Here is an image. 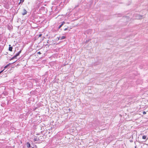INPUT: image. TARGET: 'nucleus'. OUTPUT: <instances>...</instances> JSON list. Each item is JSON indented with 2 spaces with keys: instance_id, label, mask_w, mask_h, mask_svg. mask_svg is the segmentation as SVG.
<instances>
[{
  "instance_id": "obj_1",
  "label": "nucleus",
  "mask_w": 148,
  "mask_h": 148,
  "mask_svg": "<svg viewBox=\"0 0 148 148\" xmlns=\"http://www.w3.org/2000/svg\"><path fill=\"white\" fill-rule=\"evenodd\" d=\"M39 138L38 135L35 136L34 138V141L36 143H39Z\"/></svg>"
},
{
  "instance_id": "obj_2",
  "label": "nucleus",
  "mask_w": 148,
  "mask_h": 148,
  "mask_svg": "<svg viewBox=\"0 0 148 148\" xmlns=\"http://www.w3.org/2000/svg\"><path fill=\"white\" fill-rule=\"evenodd\" d=\"M36 135H38V137H39V143H40L41 141H43V136H40L39 134H36Z\"/></svg>"
},
{
  "instance_id": "obj_3",
  "label": "nucleus",
  "mask_w": 148,
  "mask_h": 148,
  "mask_svg": "<svg viewBox=\"0 0 148 148\" xmlns=\"http://www.w3.org/2000/svg\"><path fill=\"white\" fill-rule=\"evenodd\" d=\"M143 16H141L139 14H136V19H140L142 18Z\"/></svg>"
},
{
  "instance_id": "obj_4",
  "label": "nucleus",
  "mask_w": 148,
  "mask_h": 148,
  "mask_svg": "<svg viewBox=\"0 0 148 148\" xmlns=\"http://www.w3.org/2000/svg\"><path fill=\"white\" fill-rule=\"evenodd\" d=\"M66 38V37L65 36H60L59 37H58L57 38L58 39V40H63Z\"/></svg>"
},
{
  "instance_id": "obj_5",
  "label": "nucleus",
  "mask_w": 148,
  "mask_h": 148,
  "mask_svg": "<svg viewBox=\"0 0 148 148\" xmlns=\"http://www.w3.org/2000/svg\"><path fill=\"white\" fill-rule=\"evenodd\" d=\"M65 23V22L64 21H63L61 24L59 25V26L58 27V29H60Z\"/></svg>"
},
{
  "instance_id": "obj_6",
  "label": "nucleus",
  "mask_w": 148,
  "mask_h": 148,
  "mask_svg": "<svg viewBox=\"0 0 148 148\" xmlns=\"http://www.w3.org/2000/svg\"><path fill=\"white\" fill-rule=\"evenodd\" d=\"M21 50H20V51H19V52H18V53H16L15 55V56L16 57H17V56H18L21 53Z\"/></svg>"
},
{
  "instance_id": "obj_7",
  "label": "nucleus",
  "mask_w": 148,
  "mask_h": 148,
  "mask_svg": "<svg viewBox=\"0 0 148 148\" xmlns=\"http://www.w3.org/2000/svg\"><path fill=\"white\" fill-rule=\"evenodd\" d=\"M27 12L26 11V10L25 9H24L23 10V13H22V14L23 15H25L27 14Z\"/></svg>"
},
{
  "instance_id": "obj_8",
  "label": "nucleus",
  "mask_w": 148,
  "mask_h": 148,
  "mask_svg": "<svg viewBox=\"0 0 148 148\" xmlns=\"http://www.w3.org/2000/svg\"><path fill=\"white\" fill-rule=\"evenodd\" d=\"M16 61H14V62H13L12 63H12H14L15 62H16ZM12 64V63H9V64H7V65L5 66V67H4V68L5 69L7 68L8 67V66H9L10 65V64Z\"/></svg>"
},
{
  "instance_id": "obj_9",
  "label": "nucleus",
  "mask_w": 148,
  "mask_h": 148,
  "mask_svg": "<svg viewBox=\"0 0 148 148\" xmlns=\"http://www.w3.org/2000/svg\"><path fill=\"white\" fill-rule=\"evenodd\" d=\"M9 51H12L13 48H12V47L10 46L11 45H9Z\"/></svg>"
},
{
  "instance_id": "obj_10",
  "label": "nucleus",
  "mask_w": 148,
  "mask_h": 148,
  "mask_svg": "<svg viewBox=\"0 0 148 148\" xmlns=\"http://www.w3.org/2000/svg\"><path fill=\"white\" fill-rule=\"evenodd\" d=\"M30 144L29 142H27V147H30Z\"/></svg>"
},
{
  "instance_id": "obj_11",
  "label": "nucleus",
  "mask_w": 148,
  "mask_h": 148,
  "mask_svg": "<svg viewBox=\"0 0 148 148\" xmlns=\"http://www.w3.org/2000/svg\"><path fill=\"white\" fill-rule=\"evenodd\" d=\"M147 138V136L144 135L142 136V138L144 139H146Z\"/></svg>"
},
{
  "instance_id": "obj_12",
  "label": "nucleus",
  "mask_w": 148,
  "mask_h": 148,
  "mask_svg": "<svg viewBox=\"0 0 148 148\" xmlns=\"http://www.w3.org/2000/svg\"><path fill=\"white\" fill-rule=\"evenodd\" d=\"M16 57L14 56H13V57L11 58L10 59V60H13V59H14V58H16Z\"/></svg>"
},
{
  "instance_id": "obj_13",
  "label": "nucleus",
  "mask_w": 148,
  "mask_h": 148,
  "mask_svg": "<svg viewBox=\"0 0 148 148\" xmlns=\"http://www.w3.org/2000/svg\"><path fill=\"white\" fill-rule=\"evenodd\" d=\"M143 114H146V113L145 111H144L143 112Z\"/></svg>"
},
{
  "instance_id": "obj_14",
  "label": "nucleus",
  "mask_w": 148,
  "mask_h": 148,
  "mask_svg": "<svg viewBox=\"0 0 148 148\" xmlns=\"http://www.w3.org/2000/svg\"><path fill=\"white\" fill-rule=\"evenodd\" d=\"M68 28H65L64 29V31H66V30H67V29H68Z\"/></svg>"
},
{
  "instance_id": "obj_15",
  "label": "nucleus",
  "mask_w": 148,
  "mask_h": 148,
  "mask_svg": "<svg viewBox=\"0 0 148 148\" xmlns=\"http://www.w3.org/2000/svg\"><path fill=\"white\" fill-rule=\"evenodd\" d=\"M4 69H3V70L1 71L0 72V74L2 72H3V71L4 70Z\"/></svg>"
},
{
  "instance_id": "obj_16",
  "label": "nucleus",
  "mask_w": 148,
  "mask_h": 148,
  "mask_svg": "<svg viewBox=\"0 0 148 148\" xmlns=\"http://www.w3.org/2000/svg\"><path fill=\"white\" fill-rule=\"evenodd\" d=\"M130 142L131 143L133 142V140H130Z\"/></svg>"
},
{
  "instance_id": "obj_17",
  "label": "nucleus",
  "mask_w": 148,
  "mask_h": 148,
  "mask_svg": "<svg viewBox=\"0 0 148 148\" xmlns=\"http://www.w3.org/2000/svg\"><path fill=\"white\" fill-rule=\"evenodd\" d=\"M42 36V34H40L39 35V37H41Z\"/></svg>"
},
{
  "instance_id": "obj_18",
  "label": "nucleus",
  "mask_w": 148,
  "mask_h": 148,
  "mask_svg": "<svg viewBox=\"0 0 148 148\" xmlns=\"http://www.w3.org/2000/svg\"><path fill=\"white\" fill-rule=\"evenodd\" d=\"M38 53H39V54H40V52H38Z\"/></svg>"
},
{
  "instance_id": "obj_19",
  "label": "nucleus",
  "mask_w": 148,
  "mask_h": 148,
  "mask_svg": "<svg viewBox=\"0 0 148 148\" xmlns=\"http://www.w3.org/2000/svg\"><path fill=\"white\" fill-rule=\"evenodd\" d=\"M88 41H87V40H86V42H88Z\"/></svg>"
},
{
  "instance_id": "obj_20",
  "label": "nucleus",
  "mask_w": 148,
  "mask_h": 148,
  "mask_svg": "<svg viewBox=\"0 0 148 148\" xmlns=\"http://www.w3.org/2000/svg\"><path fill=\"white\" fill-rule=\"evenodd\" d=\"M6 8L7 9H8V7H6Z\"/></svg>"
},
{
  "instance_id": "obj_21",
  "label": "nucleus",
  "mask_w": 148,
  "mask_h": 148,
  "mask_svg": "<svg viewBox=\"0 0 148 148\" xmlns=\"http://www.w3.org/2000/svg\"><path fill=\"white\" fill-rule=\"evenodd\" d=\"M135 148H136V146L135 147Z\"/></svg>"
}]
</instances>
